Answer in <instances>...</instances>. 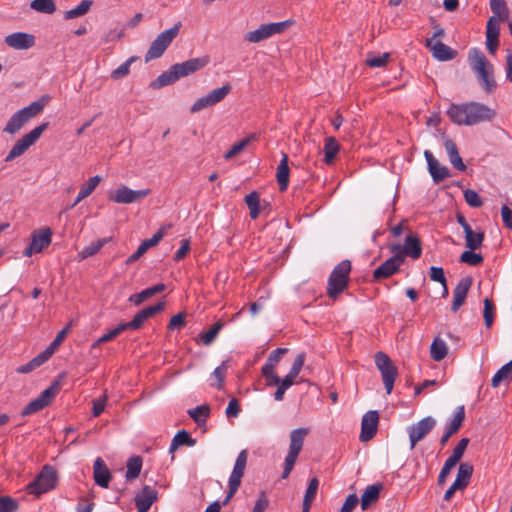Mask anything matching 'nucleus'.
<instances>
[{
  "instance_id": "obj_23",
  "label": "nucleus",
  "mask_w": 512,
  "mask_h": 512,
  "mask_svg": "<svg viewBox=\"0 0 512 512\" xmlns=\"http://www.w3.org/2000/svg\"><path fill=\"white\" fill-rule=\"evenodd\" d=\"M5 43L13 49L27 50L34 46L35 37L29 33L16 32L6 36Z\"/></svg>"
},
{
  "instance_id": "obj_3",
  "label": "nucleus",
  "mask_w": 512,
  "mask_h": 512,
  "mask_svg": "<svg viewBox=\"0 0 512 512\" xmlns=\"http://www.w3.org/2000/svg\"><path fill=\"white\" fill-rule=\"evenodd\" d=\"M468 61L482 89L487 94H492L497 89V82L493 76V65L488 61L484 53L477 48L469 51Z\"/></svg>"
},
{
  "instance_id": "obj_48",
  "label": "nucleus",
  "mask_w": 512,
  "mask_h": 512,
  "mask_svg": "<svg viewBox=\"0 0 512 512\" xmlns=\"http://www.w3.org/2000/svg\"><path fill=\"white\" fill-rule=\"evenodd\" d=\"M512 375V360L503 365L493 376L491 385L493 387L499 386V384L509 378Z\"/></svg>"
},
{
  "instance_id": "obj_37",
  "label": "nucleus",
  "mask_w": 512,
  "mask_h": 512,
  "mask_svg": "<svg viewBox=\"0 0 512 512\" xmlns=\"http://www.w3.org/2000/svg\"><path fill=\"white\" fill-rule=\"evenodd\" d=\"M195 444L196 440L191 437L189 432L186 430H180L173 437L169 451L174 452L180 446H194Z\"/></svg>"
},
{
  "instance_id": "obj_57",
  "label": "nucleus",
  "mask_w": 512,
  "mask_h": 512,
  "mask_svg": "<svg viewBox=\"0 0 512 512\" xmlns=\"http://www.w3.org/2000/svg\"><path fill=\"white\" fill-rule=\"evenodd\" d=\"M464 199L466 203L473 208H479L483 205V201L479 194L472 189H467L464 191Z\"/></svg>"
},
{
  "instance_id": "obj_55",
  "label": "nucleus",
  "mask_w": 512,
  "mask_h": 512,
  "mask_svg": "<svg viewBox=\"0 0 512 512\" xmlns=\"http://www.w3.org/2000/svg\"><path fill=\"white\" fill-rule=\"evenodd\" d=\"M484 304V310H483V317H484V323L487 328H490L494 321V310L495 306L491 299L485 298L483 301Z\"/></svg>"
},
{
  "instance_id": "obj_44",
  "label": "nucleus",
  "mask_w": 512,
  "mask_h": 512,
  "mask_svg": "<svg viewBox=\"0 0 512 512\" xmlns=\"http://www.w3.org/2000/svg\"><path fill=\"white\" fill-rule=\"evenodd\" d=\"M466 247L470 250H477L481 248L484 241L483 232H474L472 229L465 232Z\"/></svg>"
},
{
  "instance_id": "obj_40",
  "label": "nucleus",
  "mask_w": 512,
  "mask_h": 512,
  "mask_svg": "<svg viewBox=\"0 0 512 512\" xmlns=\"http://www.w3.org/2000/svg\"><path fill=\"white\" fill-rule=\"evenodd\" d=\"M142 463L143 461L140 456H133L128 459L126 465L127 471L125 475L127 481H132L139 476L142 468Z\"/></svg>"
},
{
  "instance_id": "obj_51",
  "label": "nucleus",
  "mask_w": 512,
  "mask_h": 512,
  "mask_svg": "<svg viewBox=\"0 0 512 512\" xmlns=\"http://www.w3.org/2000/svg\"><path fill=\"white\" fill-rule=\"evenodd\" d=\"M255 138V135H250L246 137L245 139L233 144L231 148L224 154V158L226 160L233 158L237 154H239L241 151H243L246 146L251 142L252 139Z\"/></svg>"
},
{
  "instance_id": "obj_24",
  "label": "nucleus",
  "mask_w": 512,
  "mask_h": 512,
  "mask_svg": "<svg viewBox=\"0 0 512 512\" xmlns=\"http://www.w3.org/2000/svg\"><path fill=\"white\" fill-rule=\"evenodd\" d=\"M424 157L428 164V170L431 174L433 181L439 183L444 179L450 177V172L447 167L441 166L437 159L429 150L424 151Z\"/></svg>"
},
{
  "instance_id": "obj_2",
  "label": "nucleus",
  "mask_w": 512,
  "mask_h": 512,
  "mask_svg": "<svg viewBox=\"0 0 512 512\" xmlns=\"http://www.w3.org/2000/svg\"><path fill=\"white\" fill-rule=\"evenodd\" d=\"M210 62V57L208 55H204L197 58H192L182 63H176L172 65L167 71H164L160 74L155 80H153L150 84V87L153 89H159L164 86L175 83L182 77L189 76L202 68L208 65Z\"/></svg>"
},
{
  "instance_id": "obj_17",
  "label": "nucleus",
  "mask_w": 512,
  "mask_h": 512,
  "mask_svg": "<svg viewBox=\"0 0 512 512\" xmlns=\"http://www.w3.org/2000/svg\"><path fill=\"white\" fill-rule=\"evenodd\" d=\"M149 194L150 189L132 190L127 186H122L114 193L109 194V200L120 204H130L144 199Z\"/></svg>"
},
{
  "instance_id": "obj_52",
  "label": "nucleus",
  "mask_w": 512,
  "mask_h": 512,
  "mask_svg": "<svg viewBox=\"0 0 512 512\" xmlns=\"http://www.w3.org/2000/svg\"><path fill=\"white\" fill-rule=\"evenodd\" d=\"M137 60H139L138 56L129 57L123 64L112 71L111 77L113 79H120L127 76L130 72V65Z\"/></svg>"
},
{
  "instance_id": "obj_14",
  "label": "nucleus",
  "mask_w": 512,
  "mask_h": 512,
  "mask_svg": "<svg viewBox=\"0 0 512 512\" xmlns=\"http://www.w3.org/2000/svg\"><path fill=\"white\" fill-rule=\"evenodd\" d=\"M288 352L287 348H277L273 350L267 358L265 365L262 367L261 373L266 380L267 386L276 385L279 376L275 373V367L279 363L284 354Z\"/></svg>"
},
{
  "instance_id": "obj_20",
  "label": "nucleus",
  "mask_w": 512,
  "mask_h": 512,
  "mask_svg": "<svg viewBox=\"0 0 512 512\" xmlns=\"http://www.w3.org/2000/svg\"><path fill=\"white\" fill-rule=\"evenodd\" d=\"M158 492L149 485L143 486L141 491L135 496V505L138 512H148L152 504L157 501Z\"/></svg>"
},
{
  "instance_id": "obj_13",
  "label": "nucleus",
  "mask_w": 512,
  "mask_h": 512,
  "mask_svg": "<svg viewBox=\"0 0 512 512\" xmlns=\"http://www.w3.org/2000/svg\"><path fill=\"white\" fill-rule=\"evenodd\" d=\"M390 251L400 255L401 258H403V261L405 260L406 256H409L412 259H418L422 254L421 241L416 234L410 233L405 238L403 246L400 244H394L390 247Z\"/></svg>"
},
{
  "instance_id": "obj_11",
  "label": "nucleus",
  "mask_w": 512,
  "mask_h": 512,
  "mask_svg": "<svg viewBox=\"0 0 512 512\" xmlns=\"http://www.w3.org/2000/svg\"><path fill=\"white\" fill-rule=\"evenodd\" d=\"M48 125V122L42 123L41 125L35 127L28 134L24 135L21 139H19L9 151L5 161L10 162L21 156L30 146L36 143L42 133L48 128Z\"/></svg>"
},
{
  "instance_id": "obj_38",
  "label": "nucleus",
  "mask_w": 512,
  "mask_h": 512,
  "mask_svg": "<svg viewBox=\"0 0 512 512\" xmlns=\"http://www.w3.org/2000/svg\"><path fill=\"white\" fill-rule=\"evenodd\" d=\"M448 353V348L446 343L441 340L439 337H435L431 347H430V356L434 361L443 360Z\"/></svg>"
},
{
  "instance_id": "obj_26",
  "label": "nucleus",
  "mask_w": 512,
  "mask_h": 512,
  "mask_svg": "<svg viewBox=\"0 0 512 512\" xmlns=\"http://www.w3.org/2000/svg\"><path fill=\"white\" fill-rule=\"evenodd\" d=\"M471 285V277H464L458 282L457 286L453 290L454 299L451 305L452 312H457L459 308L464 304Z\"/></svg>"
},
{
  "instance_id": "obj_22",
  "label": "nucleus",
  "mask_w": 512,
  "mask_h": 512,
  "mask_svg": "<svg viewBox=\"0 0 512 512\" xmlns=\"http://www.w3.org/2000/svg\"><path fill=\"white\" fill-rule=\"evenodd\" d=\"M500 23L495 16L487 21L486 47L490 54L494 55L499 46Z\"/></svg>"
},
{
  "instance_id": "obj_46",
  "label": "nucleus",
  "mask_w": 512,
  "mask_h": 512,
  "mask_svg": "<svg viewBox=\"0 0 512 512\" xmlns=\"http://www.w3.org/2000/svg\"><path fill=\"white\" fill-rule=\"evenodd\" d=\"M210 414L209 405L197 406L193 409L188 410V415L200 426L206 422L207 417Z\"/></svg>"
},
{
  "instance_id": "obj_35",
  "label": "nucleus",
  "mask_w": 512,
  "mask_h": 512,
  "mask_svg": "<svg viewBox=\"0 0 512 512\" xmlns=\"http://www.w3.org/2000/svg\"><path fill=\"white\" fill-rule=\"evenodd\" d=\"M245 203L249 209V215L256 219L261 212V199L257 191H253L245 196Z\"/></svg>"
},
{
  "instance_id": "obj_45",
  "label": "nucleus",
  "mask_w": 512,
  "mask_h": 512,
  "mask_svg": "<svg viewBox=\"0 0 512 512\" xmlns=\"http://www.w3.org/2000/svg\"><path fill=\"white\" fill-rule=\"evenodd\" d=\"M92 5V0H82L77 7L66 11L64 14V18L69 20L83 16L90 10Z\"/></svg>"
},
{
  "instance_id": "obj_64",
  "label": "nucleus",
  "mask_w": 512,
  "mask_h": 512,
  "mask_svg": "<svg viewBox=\"0 0 512 512\" xmlns=\"http://www.w3.org/2000/svg\"><path fill=\"white\" fill-rule=\"evenodd\" d=\"M358 501H359V499L356 494L348 495V497L346 498L344 504L342 505V507L340 509V512H352L354 510V508L357 506Z\"/></svg>"
},
{
  "instance_id": "obj_16",
  "label": "nucleus",
  "mask_w": 512,
  "mask_h": 512,
  "mask_svg": "<svg viewBox=\"0 0 512 512\" xmlns=\"http://www.w3.org/2000/svg\"><path fill=\"white\" fill-rule=\"evenodd\" d=\"M52 230L49 227L36 230L31 234V243L23 251V255L30 257L34 253H40L51 243Z\"/></svg>"
},
{
  "instance_id": "obj_43",
  "label": "nucleus",
  "mask_w": 512,
  "mask_h": 512,
  "mask_svg": "<svg viewBox=\"0 0 512 512\" xmlns=\"http://www.w3.org/2000/svg\"><path fill=\"white\" fill-rule=\"evenodd\" d=\"M490 8L499 23L509 17V9L505 0H490Z\"/></svg>"
},
{
  "instance_id": "obj_31",
  "label": "nucleus",
  "mask_w": 512,
  "mask_h": 512,
  "mask_svg": "<svg viewBox=\"0 0 512 512\" xmlns=\"http://www.w3.org/2000/svg\"><path fill=\"white\" fill-rule=\"evenodd\" d=\"M276 179L281 192L288 188L289 184V166H288V155L283 153L282 159L277 167Z\"/></svg>"
},
{
  "instance_id": "obj_39",
  "label": "nucleus",
  "mask_w": 512,
  "mask_h": 512,
  "mask_svg": "<svg viewBox=\"0 0 512 512\" xmlns=\"http://www.w3.org/2000/svg\"><path fill=\"white\" fill-rule=\"evenodd\" d=\"M473 474V466L469 463H461L458 467L457 476L454 482L462 488H466Z\"/></svg>"
},
{
  "instance_id": "obj_9",
  "label": "nucleus",
  "mask_w": 512,
  "mask_h": 512,
  "mask_svg": "<svg viewBox=\"0 0 512 512\" xmlns=\"http://www.w3.org/2000/svg\"><path fill=\"white\" fill-rule=\"evenodd\" d=\"M247 458H248V452L247 450H242L235 461L233 471L229 477L228 481V492L225 497V499L222 502V505H227L229 501L233 498V496L236 494L237 490L239 489L241 485L242 477L245 473V468L247 464Z\"/></svg>"
},
{
  "instance_id": "obj_1",
  "label": "nucleus",
  "mask_w": 512,
  "mask_h": 512,
  "mask_svg": "<svg viewBox=\"0 0 512 512\" xmlns=\"http://www.w3.org/2000/svg\"><path fill=\"white\" fill-rule=\"evenodd\" d=\"M447 115L457 125L472 126L491 121L496 112L483 103L471 101L462 104H451L447 110Z\"/></svg>"
},
{
  "instance_id": "obj_8",
  "label": "nucleus",
  "mask_w": 512,
  "mask_h": 512,
  "mask_svg": "<svg viewBox=\"0 0 512 512\" xmlns=\"http://www.w3.org/2000/svg\"><path fill=\"white\" fill-rule=\"evenodd\" d=\"M294 21L285 20L281 22L262 24L254 31L245 34L244 39L250 43H259L275 34H280L293 25Z\"/></svg>"
},
{
  "instance_id": "obj_58",
  "label": "nucleus",
  "mask_w": 512,
  "mask_h": 512,
  "mask_svg": "<svg viewBox=\"0 0 512 512\" xmlns=\"http://www.w3.org/2000/svg\"><path fill=\"white\" fill-rule=\"evenodd\" d=\"M469 442H470L469 438H462L458 442L456 447L453 449V452L449 456V458L458 463L460 461V459L462 458L465 450L467 449Z\"/></svg>"
},
{
  "instance_id": "obj_4",
  "label": "nucleus",
  "mask_w": 512,
  "mask_h": 512,
  "mask_svg": "<svg viewBox=\"0 0 512 512\" xmlns=\"http://www.w3.org/2000/svg\"><path fill=\"white\" fill-rule=\"evenodd\" d=\"M350 272V260H343L334 267L327 283L329 298L336 299L348 287Z\"/></svg>"
},
{
  "instance_id": "obj_7",
  "label": "nucleus",
  "mask_w": 512,
  "mask_h": 512,
  "mask_svg": "<svg viewBox=\"0 0 512 512\" xmlns=\"http://www.w3.org/2000/svg\"><path fill=\"white\" fill-rule=\"evenodd\" d=\"M58 475L54 467L45 465L41 472L31 481L26 490L29 494L39 496L49 492L57 486Z\"/></svg>"
},
{
  "instance_id": "obj_49",
  "label": "nucleus",
  "mask_w": 512,
  "mask_h": 512,
  "mask_svg": "<svg viewBox=\"0 0 512 512\" xmlns=\"http://www.w3.org/2000/svg\"><path fill=\"white\" fill-rule=\"evenodd\" d=\"M100 181L101 177L99 175L91 177L86 184L81 186L78 193V200H83L88 197L94 191Z\"/></svg>"
},
{
  "instance_id": "obj_47",
  "label": "nucleus",
  "mask_w": 512,
  "mask_h": 512,
  "mask_svg": "<svg viewBox=\"0 0 512 512\" xmlns=\"http://www.w3.org/2000/svg\"><path fill=\"white\" fill-rule=\"evenodd\" d=\"M430 278L431 280L439 282L442 285V297H446L448 295V287L443 268L432 266L430 268Z\"/></svg>"
},
{
  "instance_id": "obj_53",
  "label": "nucleus",
  "mask_w": 512,
  "mask_h": 512,
  "mask_svg": "<svg viewBox=\"0 0 512 512\" xmlns=\"http://www.w3.org/2000/svg\"><path fill=\"white\" fill-rule=\"evenodd\" d=\"M70 326L67 325L62 330H60L55 339L50 343V345L43 351L49 358L54 354L55 350L61 345L63 342L67 332L69 331Z\"/></svg>"
},
{
  "instance_id": "obj_29",
  "label": "nucleus",
  "mask_w": 512,
  "mask_h": 512,
  "mask_svg": "<svg viewBox=\"0 0 512 512\" xmlns=\"http://www.w3.org/2000/svg\"><path fill=\"white\" fill-rule=\"evenodd\" d=\"M49 101H50V95L44 94L38 100L33 101L28 106L20 109V111L22 112L24 117L27 119V121H29L30 119H32L33 117H35L39 113H41Z\"/></svg>"
},
{
  "instance_id": "obj_41",
  "label": "nucleus",
  "mask_w": 512,
  "mask_h": 512,
  "mask_svg": "<svg viewBox=\"0 0 512 512\" xmlns=\"http://www.w3.org/2000/svg\"><path fill=\"white\" fill-rule=\"evenodd\" d=\"M49 357L42 351L40 354L32 358L28 363L19 366L16 371L20 374L30 373L45 363Z\"/></svg>"
},
{
  "instance_id": "obj_21",
  "label": "nucleus",
  "mask_w": 512,
  "mask_h": 512,
  "mask_svg": "<svg viewBox=\"0 0 512 512\" xmlns=\"http://www.w3.org/2000/svg\"><path fill=\"white\" fill-rule=\"evenodd\" d=\"M426 47L430 49L434 58L439 61H449L457 56V51L450 48L440 40H426Z\"/></svg>"
},
{
  "instance_id": "obj_19",
  "label": "nucleus",
  "mask_w": 512,
  "mask_h": 512,
  "mask_svg": "<svg viewBox=\"0 0 512 512\" xmlns=\"http://www.w3.org/2000/svg\"><path fill=\"white\" fill-rule=\"evenodd\" d=\"M379 423V413L376 410H370L364 414L361 422L360 440L367 442L377 433Z\"/></svg>"
},
{
  "instance_id": "obj_10",
  "label": "nucleus",
  "mask_w": 512,
  "mask_h": 512,
  "mask_svg": "<svg viewBox=\"0 0 512 512\" xmlns=\"http://www.w3.org/2000/svg\"><path fill=\"white\" fill-rule=\"evenodd\" d=\"M375 364L382 375L386 393L390 394L398 375L397 367L393 364L390 357L382 351H378L375 354Z\"/></svg>"
},
{
  "instance_id": "obj_18",
  "label": "nucleus",
  "mask_w": 512,
  "mask_h": 512,
  "mask_svg": "<svg viewBox=\"0 0 512 512\" xmlns=\"http://www.w3.org/2000/svg\"><path fill=\"white\" fill-rule=\"evenodd\" d=\"M403 264V258L400 255L394 253V255L384 261L379 267L373 272V279L380 281L387 279L397 273L400 270V266Z\"/></svg>"
},
{
  "instance_id": "obj_34",
  "label": "nucleus",
  "mask_w": 512,
  "mask_h": 512,
  "mask_svg": "<svg viewBox=\"0 0 512 512\" xmlns=\"http://www.w3.org/2000/svg\"><path fill=\"white\" fill-rule=\"evenodd\" d=\"M223 326L224 323L221 320H218L208 331L199 333L196 340L201 341L203 345H211Z\"/></svg>"
},
{
  "instance_id": "obj_50",
  "label": "nucleus",
  "mask_w": 512,
  "mask_h": 512,
  "mask_svg": "<svg viewBox=\"0 0 512 512\" xmlns=\"http://www.w3.org/2000/svg\"><path fill=\"white\" fill-rule=\"evenodd\" d=\"M30 7L35 11L51 14L56 10V5L53 0H33Z\"/></svg>"
},
{
  "instance_id": "obj_12",
  "label": "nucleus",
  "mask_w": 512,
  "mask_h": 512,
  "mask_svg": "<svg viewBox=\"0 0 512 512\" xmlns=\"http://www.w3.org/2000/svg\"><path fill=\"white\" fill-rule=\"evenodd\" d=\"M59 391V383L56 381L47 389L42 391L40 395L30 401L22 410V416H28L33 413H36L45 407H47L55 398L57 392Z\"/></svg>"
},
{
  "instance_id": "obj_61",
  "label": "nucleus",
  "mask_w": 512,
  "mask_h": 512,
  "mask_svg": "<svg viewBox=\"0 0 512 512\" xmlns=\"http://www.w3.org/2000/svg\"><path fill=\"white\" fill-rule=\"evenodd\" d=\"M186 314L184 312H180L176 315H174L169 323H168V329L169 330H180L181 328H183L185 325H186Z\"/></svg>"
},
{
  "instance_id": "obj_63",
  "label": "nucleus",
  "mask_w": 512,
  "mask_h": 512,
  "mask_svg": "<svg viewBox=\"0 0 512 512\" xmlns=\"http://www.w3.org/2000/svg\"><path fill=\"white\" fill-rule=\"evenodd\" d=\"M153 297L150 290L148 288L144 289L140 293L132 294L129 297V302L133 303L135 306L141 305L144 301L148 300L149 298Z\"/></svg>"
},
{
  "instance_id": "obj_36",
  "label": "nucleus",
  "mask_w": 512,
  "mask_h": 512,
  "mask_svg": "<svg viewBox=\"0 0 512 512\" xmlns=\"http://www.w3.org/2000/svg\"><path fill=\"white\" fill-rule=\"evenodd\" d=\"M340 150V145L334 137H327L324 144V162L328 165L332 164Z\"/></svg>"
},
{
  "instance_id": "obj_62",
  "label": "nucleus",
  "mask_w": 512,
  "mask_h": 512,
  "mask_svg": "<svg viewBox=\"0 0 512 512\" xmlns=\"http://www.w3.org/2000/svg\"><path fill=\"white\" fill-rule=\"evenodd\" d=\"M165 305H166L165 301H159L155 305L145 307L144 309H142L140 311L146 319H149V318L153 317L154 315H156L157 313L163 311L165 308Z\"/></svg>"
},
{
  "instance_id": "obj_27",
  "label": "nucleus",
  "mask_w": 512,
  "mask_h": 512,
  "mask_svg": "<svg viewBox=\"0 0 512 512\" xmlns=\"http://www.w3.org/2000/svg\"><path fill=\"white\" fill-rule=\"evenodd\" d=\"M94 479L97 485L108 488L111 473L102 458L98 457L94 462Z\"/></svg>"
},
{
  "instance_id": "obj_60",
  "label": "nucleus",
  "mask_w": 512,
  "mask_h": 512,
  "mask_svg": "<svg viewBox=\"0 0 512 512\" xmlns=\"http://www.w3.org/2000/svg\"><path fill=\"white\" fill-rule=\"evenodd\" d=\"M456 464L457 462L450 459L449 457L447 458L438 476L439 485H442L446 481V478L450 474L451 470L456 466Z\"/></svg>"
},
{
  "instance_id": "obj_32",
  "label": "nucleus",
  "mask_w": 512,
  "mask_h": 512,
  "mask_svg": "<svg viewBox=\"0 0 512 512\" xmlns=\"http://www.w3.org/2000/svg\"><path fill=\"white\" fill-rule=\"evenodd\" d=\"M27 119L24 117L22 112L18 110L8 120L3 132L14 135L27 123Z\"/></svg>"
},
{
  "instance_id": "obj_6",
  "label": "nucleus",
  "mask_w": 512,
  "mask_h": 512,
  "mask_svg": "<svg viewBox=\"0 0 512 512\" xmlns=\"http://www.w3.org/2000/svg\"><path fill=\"white\" fill-rule=\"evenodd\" d=\"M181 25L182 24L179 21L171 28L158 34V36L150 44V47L145 54L146 63L150 62L151 60L160 58L164 54L165 50L179 34Z\"/></svg>"
},
{
  "instance_id": "obj_42",
  "label": "nucleus",
  "mask_w": 512,
  "mask_h": 512,
  "mask_svg": "<svg viewBox=\"0 0 512 512\" xmlns=\"http://www.w3.org/2000/svg\"><path fill=\"white\" fill-rule=\"evenodd\" d=\"M111 238H102L97 240L96 242L91 243L90 245L84 247L78 254L79 258L81 260H84L88 257H91L95 254H97L101 248L107 244Z\"/></svg>"
},
{
  "instance_id": "obj_33",
  "label": "nucleus",
  "mask_w": 512,
  "mask_h": 512,
  "mask_svg": "<svg viewBox=\"0 0 512 512\" xmlns=\"http://www.w3.org/2000/svg\"><path fill=\"white\" fill-rule=\"evenodd\" d=\"M319 486V480L316 477L310 479L306 493L303 499L302 512H309L312 502L316 497Z\"/></svg>"
},
{
  "instance_id": "obj_25",
  "label": "nucleus",
  "mask_w": 512,
  "mask_h": 512,
  "mask_svg": "<svg viewBox=\"0 0 512 512\" xmlns=\"http://www.w3.org/2000/svg\"><path fill=\"white\" fill-rule=\"evenodd\" d=\"M465 419V407L463 405L457 407L455 414L449 424L446 427V430L442 437L440 438V445L445 446L448 442L449 438L456 434L461 428L463 421Z\"/></svg>"
},
{
  "instance_id": "obj_30",
  "label": "nucleus",
  "mask_w": 512,
  "mask_h": 512,
  "mask_svg": "<svg viewBox=\"0 0 512 512\" xmlns=\"http://www.w3.org/2000/svg\"><path fill=\"white\" fill-rule=\"evenodd\" d=\"M383 490V484L377 483L374 485L368 486L363 494L361 495V508L362 510H367L371 504L375 503L380 496V492Z\"/></svg>"
},
{
  "instance_id": "obj_59",
  "label": "nucleus",
  "mask_w": 512,
  "mask_h": 512,
  "mask_svg": "<svg viewBox=\"0 0 512 512\" xmlns=\"http://www.w3.org/2000/svg\"><path fill=\"white\" fill-rule=\"evenodd\" d=\"M18 509V503L10 496L0 497V512H15Z\"/></svg>"
},
{
  "instance_id": "obj_15",
  "label": "nucleus",
  "mask_w": 512,
  "mask_h": 512,
  "mask_svg": "<svg viewBox=\"0 0 512 512\" xmlns=\"http://www.w3.org/2000/svg\"><path fill=\"white\" fill-rule=\"evenodd\" d=\"M435 425L436 420L431 416H427L412 425L408 430L410 448L413 449L419 441L424 439L433 430Z\"/></svg>"
},
{
  "instance_id": "obj_54",
  "label": "nucleus",
  "mask_w": 512,
  "mask_h": 512,
  "mask_svg": "<svg viewBox=\"0 0 512 512\" xmlns=\"http://www.w3.org/2000/svg\"><path fill=\"white\" fill-rule=\"evenodd\" d=\"M231 91V85L225 84L220 88H216L209 92L207 95L209 96L213 105L221 102Z\"/></svg>"
},
{
  "instance_id": "obj_56",
  "label": "nucleus",
  "mask_w": 512,
  "mask_h": 512,
  "mask_svg": "<svg viewBox=\"0 0 512 512\" xmlns=\"http://www.w3.org/2000/svg\"><path fill=\"white\" fill-rule=\"evenodd\" d=\"M475 250L464 251L460 256V262L467 263L471 266H477L483 262V256L475 253Z\"/></svg>"
},
{
  "instance_id": "obj_28",
  "label": "nucleus",
  "mask_w": 512,
  "mask_h": 512,
  "mask_svg": "<svg viewBox=\"0 0 512 512\" xmlns=\"http://www.w3.org/2000/svg\"><path fill=\"white\" fill-rule=\"evenodd\" d=\"M49 101H50V95L44 94L38 100L33 101L28 106L20 109V111L22 112L24 117L27 119V121H29L30 119H32L33 117H35L39 113H41Z\"/></svg>"
},
{
  "instance_id": "obj_5",
  "label": "nucleus",
  "mask_w": 512,
  "mask_h": 512,
  "mask_svg": "<svg viewBox=\"0 0 512 512\" xmlns=\"http://www.w3.org/2000/svg\"><path fill=\"white\" fill-rule=\"evenodd\" d=\"M309 433V428H297L290 432V445L288 454L285 457L282 479L289 477L294 468L299 453L304 444L305 437Z\"/></svg>"
}]
</instances>
